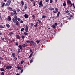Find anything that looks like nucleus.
Wrapping results in <instances>:
<instances>
[{
	"label": "nucleus",
	"instance_id": "6ab92c4d",
	"mask_svg": "<svg viewBox=\"0 0 75 75\" xmlns=\"http://www.w3.org/2000/svg\"><path fill=\"white\" fill-rule=\"evenodd\" d=\"M13 33L12 32H11L9 34V35H10V36H11V35H13Z\"/></svg>",
	"mask_w": 75,
	"mask_h": 75
},
{
	"label": "nucleus",
	"instance_id": "37998d69",
	"mask_svg": "<svg viewBox=\"0 0 75 75\" xmlns=\"http://www.w3.org/2000/svg\"><path fill=\"white\" fill-rule=\"evenodd\" d=\"M16 11L17 12H19V11H20V9H18L16 10Z\"/></svg>",
	"mask_w": 75,
	"mask_h": 75
},
{
	"label": "nucleus",
	"instance_id": "5701e85b",
	"mask_svg": "<svg viewBox=\"0 0 75 75\" xmlns=\"http://www.w3.org/2000/svg\"><path fill=\"white\" fill-rule=\"evenodd\" d=\"M21 4L22 5V6H24V1H21Z\"/></svg>",
	"mask_w": 75,
	"mask_h": 75
},
{
	"label": "nucleus",
	"instance_id": "aec40b11",
	"mask_svg": "<svg viewBox=\"0 0 75 75\" xmlns=\"http://www.w3.org/2000/svg\"><path fill=\"white\" fill-rule=\"evenodd\" d=\"M9 5H10V4H8V3L7 2V3H6L5 4V6L6 7H7V6H9Z\"/></svg>",
	"mask_w": 75,
	"mask_h": 75
},
{
	"label": "nucleus",
	"instance_id": "49530a36",
	"mask_svg": "<svg viewBox=\"0 0 75 75\" xmlns=\"http://www.w3.org/2000/svg\"><path fill=\"white\" fill-rule=\"evenodd\" d=\"M1 75H4V72H2L1 74Z\"/></svg>",
	"mask_w": 75,
	"mask_h": 75
},
{
	"label": "nucleus",
	"instance_id": "052dcab7",
	"mask_svg": "<svg viewBox=\"0 0 75 75\" xmlns=\"http://www.w3.org/2000/svg\"><path fill=\"white\" fill-rule=\"evenodd\" d=\"M14 59L15 60H17V58L16 57H15Z\"/></svg>",
	"mask_w": 75,
	"mask_h": 75
},
{
	"label": "nucleus",
	"instance_id": "39448f33",
	"mask_svg": "<svg viewBox=\"0 0 75 75\" xmlns=\"http://www.w3.org/2000/svg\"><path fill=\"white\" fill-rule=\"evenodd\" d=\"M55 11H53V12L54 13H58V9L56 8H55Z\"/></svg>",
	"mask_w": 75,
	"mask_h": 75
},
{
	"label": "nucleus",
	"instance_id": "338daca9",
	"mask_svg": "<svg viewBox=\"0 0 75 75\" xmlns=\"http://www.w3.org/2000/svg\"><path fill=\"white\" fill-rule=\"evenodd\" d=\"M16 75H20V74H19V73H17L16 74Z\"/></svg>",
	"mask_w": 75,
	"mask_h": 75
},
{
	"label": "nucleus",
	"instance_id": "f8f14e48",
	"mask_svg": "<svg viewBox=\"0 0 75 75\" xmlns=\"http://www.w3.org/2000/svg\"><path fill=\"white\" fill-rule=\"evenodd\" d=\"M32 19H33V20H34V19L35 18V15H34V14H33L32 15Z\"/></svg>",
	"mask_w": 75,
	"mask_h": 75
},
{
	"label": "nucleus",
	"instance_id": "7c9ffc66",
	"mask_svg": "<svg viewBox=\"0 0 75 75\" xmlns=\"http://www.w3.org/2000/svg\"><path fill=\"white\" fill-rule=\"evenodd\" d=\"M45 17H46V16L43 15L41 18L42 19H43V18H45Z\"/></svg>",
	"mask_w": 75,
	"mask_h": 75
},
{
	"label": "nucleus",
	"instance_id": "c03bdc74",
	"mask_svg": "<svg viewBox=\"0 0 75 75\" xmlns=\"http://www.w3.org/2000/svg\"><path fill=\"white\" fill-rule=\"evenodd\" d=\"M50 3H53V1L52 0H50Z\"/></svg>",
	"mask_w": 75,
	"mask_h": 75
},
{
	"label": "nucleus",
	"instance_id": "864d4df0",
	"mask_svg": "<svg viewBox=\"0 0 75 75\" xmlns=\"http://www.w3.org/2000/svg\"><path fill=\"white\" fill-rule=\"evenodd\" d=\"M20 23H23V21L22 20H21V21H20Z\"/></svg>",
	"mask_w": 75,
	"mask_h": 75
},
{
	"label": "nucleus",
	"instance_id": "2eb2a0df",
	"mask_svg": "<svg viewBox=\"0 0 75 75\" xmlns=\"http://www.w3.org/2000/svg\"><path fill=\"white\" fill-rule=\"evenodd\" d=\"M0 70L2 72H4V71H5V70L3 68H1Z\"/></svg>",
	"mask_w": 75,
	"mask_h": 75
},
{
	"label": "nucleus",
	"instance_id": "774afa93",
	"mask_svg": "<svg viewBox=\"0 0 75 75\" xmlns=\"http://www.w3.org/2000/svg\"><path fill=\"white\" fill-rule=\"evenodd\" d=\"M2 35V33L0 32V35Z\"/></svg>",
	"mask_w": 75,
	"mask_h": 75
},
{
	"label": "nucleus",
	"instance_id": "79ce46f5",
	"mask_svg": "<svg viewBox=\"0 0 75 75\" xmlns=\"http://www.w3.org/2000/svg\"><path fill=\"white\" fill-rule=\"evenodd\" d=\"M24 38H25V37H24V36L22 35L21 36V38L23 39V40H24Z\"/></svg>",
	"mask_w": 75,
	"mask_h": 75
},
{
	"label": "nucleus",
	"instance_id": "680f3d73",
	"mask_svg": "<svg viewBox=\"0 0 75 75\" xmlns=\"http://www.w3.org/2000/svg\"><path fill=\"white\" fill-rule=\"evenodd\" d=\"M54 25L55 26H57V23H56L54 24Z\"/></svg>",
	"mask_w": 75,
	"mask_h": 75
},
{
	"label": "nucleus",
	"instance_id": "bb28decb",
	"mask_svg": "<svg viewBox=\"0 0 75 75\" xmlns=\"http://www.w3.org/2000/svg\"><path fill=\"white\" fill-rule=\"evenodd\" d=\"M7 3H8L9 4H10V3H11V0H8Z\"/></svg>",
	"mask_w": 75,
	"mask_h": 75
},
{
	"label": "nucleus",
	"instance_id": "c85d7f7f",
	"mask_svg": "<svg viewBox=\"0 0 75 75\" xmlns=\"http://www.w3.org/2000/svg\"><path fill=\"white\" fill-rule=\"evenodd\" d=\"M4 6H5V3L4 2L2 4V5L1 6L2 7H3Z\"/></svg>",
	"mask_w": 75,
	"mask_h": 75
},
{
	"label": "nucleus",
	"instance_id": "de8ad7c7",
	"mask_svg": "<svg viewBox=\"0 0 75 75\" xmlns=\"http://www.w3.org/2000/svg\"><path fill=\"white\" fill-rule=\"evenodd\" d=\"M63 6H66V4H65V3H63Z\"/></svg>",
	"mask_w": 75,
	"mask_h": 75
},
{
	"label": "nucleus",
	"instance_id": "69168bd1",
	"mask_svg": "<svg viewBox=\"0 0 75 75\" xmlns=\"http://www.w3.org/2000/svg\"><path fill=\"white\" fill-rule=\"evenodd\" d=\"M33 4H34L33 5V6H35V2Z\"/></svg>",
	"mask_w": 75,
	"mask_h": 75
},
{
	"label": "nucleus",
	"instance_id": "a19ab883",
	"mask_svg": "<svg viewBox=\"0 0 75 75\" xmlns=\"http://www.w3.org/2000/svg\"><path fill=\"white\" fill-rule=\"evenodd\" d=\"M52 27L53 28H56V26L54 25H53Z\"/></svg>",
	"mask_w": 75,
	"mask_h": 75
},
{
	"label": "nucleus",
	"instance_id": "ddd939ff",
	"mask_svg": "<svg viewBox=\"0 0 75 75\" xmlns=\"http://www.w3.org/2000/svg\"><path fill=\"white\" fill-rule=\"evenodd\" d=\"M8 9L10 11H13V9L12 8L10 7H8Z\"/></svg>",
	"mask_w": 75,
	"mask_h": 75
},
{
	"label": "nucleus",
	"instance_id": "bf43d9fd",
	"mask_svg": "<svg viewBox=\"0 0 75 75\" xmlns=\"http://www.w3.org/2000/svg\"><path fill=\"white\" fill-rule=\"evenodd\" d=\"M70 5H71V6H70V7H72V3L71 4H70Z\"/></svg>",
	"mask_w": 75,
	"mask_h": 75
},
{
	"label": "nucleus",
	"instance_id": "1a4fd4ad",
	"mask_svg": "<svg viewBox=\"0 0 75 75\" xmlns=\"http://www.w3.org/2000/svg\"><path fill=\"white\" fill-rule=\"evenodd\" d=\"M67 1L68 3V4H71L72 3V2L71 1L69 0H67Z\"/></svg>",
	"mask_w": 75,
	"mask_h": 75
},
{
	"label": "nucleus",
	"instance_id": "603ef678",
	"mask_svg": "<svg viewBox=\"0 0 75 75\" xmlns=\"http://www.w3.org/2000/svg\"><path fill=\"white\" fill-rule=\"evenodd\" d=\"M38 21L39 22V23H41V22L40 21L39 19L38 20Z\"/></svg>",
	"mask_w": 75,
	"mask_h": 75
},
{
	"label": "nucleus",
	"instance_id": "dca6fc26",
	"mask_svg": "<svg viewBox=\"0 0 75 75\" xmlns=\"http://www.w3.org/2000/svg\"><path fill=\"white\" fill-rule=\"evenodd\" d=\"M69 11L67 10L66 11V13H67V14L68 15H69V14H70V13H69Z\"/></svg>",
	"mask_w": 75,
	"mask_h": 75
},
{
	"label": "nucleus",
	"instance_id": "6e6d98bb",
	"mask_svg": "<svg viewBox=\"0 0 75 75\" xmlns=\"http://www.w3.org/2000/svg\"><path fill=\"white\" fill-rule=\"evenodd\" d=\"M1 40H4V39L2 37H1Z\"/></svg>",
	"mask_w": 75,
	"mask_h": 75
},
{
	"label": "nucleus",
	"instance_id": "7ed1b4c3",
	"mask_svg": "<svg viewBox=\"0 0 75 75\" xmlns=\"http://www.w3.org/2000/svg\"><path fill=\"white\" fill-rule=\"evenodd\" d=\"M28 7V5L27 4H25L24 5V9H25V10H27V9Z\"/></svg>",
	"mask_w": 75,
	"mask_h": 75
},
{
	"label": "nucleus",
	"instance_id": "4be33fe9",
	"mask_svg": "<svg viewBox=\"0 0 75 75\" xmlns=\"http://www.w3.org/2000/svg\"><path fill=\"white\" fill-rule=\"evenodd\" d=\"M38 22H37L36 24L34 25V27H37V26H38Z\"/></svg>",
	"mask_w": 75,
	"mask_h": 75
},
{
	"label": "nucleus",
	"instance_id": "0e129e2a",
	"mask_svg": "<svg viewBox=\"0 0 75 75\" xmlns=\"http://www.w3.org/2000/svg\"><path fill=\"white\" fill-rule=\"evenodd\" d=\"M57 1H58V0H55V3H57Z\"/></svg>",
	"mask_w": 75,
	"mask_h": 75
},
{
	"label": "nucleus",
	"instance_id": "09e8293b",
	"mask_svg": "<svg viewBox=\"0 0 75 75\" xmlns=\"http://www.w3.org/2000/svg\"><path fill=\"white\" fill-rule=\"evenodd\" d=\"M11 13H12L11 14V16H14V15H15L14 13H13V12H11Z\"/></svg>",
	"mask_w": 75,
	"mask_h": 75
},
{
	"label": "nucleus",
	"instance_id": "8fccbe9b",
	"mask_svg": "<svg viewBox=\"0 0 75 75\" xmlns=\"http://www.w3.org/2000/svg\"><path fill=\"white\" fill-rule=\"evenodd\" d=\"M33 62V60L32 59L30 60V63H32V62Z\"/></svg>",
	"mask_w": 75,
	"mask_h": 75
},
{
	"label": "nucleus",
	"instance_id": "5fc2aeb1",
	"mask_svg": "<svg viewBox=\"0 0 75 75\" xmlns=\"http://www.w3.org/2000/svg\"><path fill=\"white\" fill-rule=\"evenodd\" d=\"M23 71L24 70H23V69H22L21 71V73H22L23 72Z\"/></svg>",
	"mask_w": 75,
	"mask_h": 75
},
{
	"label": "nucleus",
	"instance_id": "e433bc0d",
	"mask_svg": "<svg viewBox=\"0 0 75 75\" xmlns=\"http://www.w3.org/2000/svg\"><path fill=\"white\" fill-rule=\"evenodd\" d=\"M40 42V40H37L36 41V42H37V44H39V42Z\"/></svg>",
	"mask_w": 75,
	"mask_h": 75
},
{
	"label": "nucleus",
	"instance_id": "2f4dec72",
	"mask_svg": "<svg viewBox=\"0 0 75 75\" xmlns=\"http://www.w3.org/2000/svg\"><path fill=\"white\" fill-rule=\"evenodd\" d=\"M23 45H22V46L23 47V48H25V44H23Z\"/></svg>",
	"mask_w": 75,
	"mask_h": 75
},
{
	"label": "nucleus",
	"instance_id": "393cba45",
	"mask_svg": "<svg viewBox=\"0 0 75 75\" xmlns=\"http://www.w3.org/2000/svg\"><path fill=\"white\" fill-rule=\"evenodd\" d=\"M31 43H32L33 45H35V43L33 41H31Z\"/></svg>",
	"mask_w": 75,
	"mask_h": 75
},
{
	"label": "nucleus",
	"instance_id": "4468645a",
	"mask_svg": "<svg viewBox=\"0 0 75 75\" xmlns=\"http://www.w3.org/2000/svg\"><path fill=\"white\" fill-rule=\"evenodd\" d=\"M12 56H13V58H15V57H16V55L15 54V53H13L12 54Z\"/></svg>",
	"mask_w": 75,
	"mask_h": 75
},
{
	"label": "nucleus",
	"instance_id": "423d86ee",
	"mask_svg": "<svg viewBox=\"0 0 75 75\" xmlns=\"http://www.w3.org/2000/svg\"><path fill=\"white\" fill-rule=\"evenodd\" d=\"M39 5L41 6V7H43L44 5L42 4V1H41L39 4Z\"/></svg>",
	"mask_w": 75,
	"mask_h": 75
},
{
	"label": "nucleus",
	"instance_id": "473e14b6",
	"mask_svg": "<svg viewBox=\"0 0 75 75\" xmlns=\"http://www.w3.org/2000/svg\"><path fill=\"white\" fill-rule=\"evenodd\" d=\"M25 29L24 28H22L21 30V32H22V31H24V30Z\"/></svg>",
	"mask_w": 75,
	"mask_h": 75
},
{
	"label": "nucleus",
	"instance_id": "cd10ccee",
	"mask_svg": "<svg viewBox=\"0 0 75 75\" xmlns=\"http://www.w3.org/2000/svg\"><path fill=\"white\" fill-rule=\"evenodd\" d=\"M8 20H9L8 21H11V17L8 16Z\"/></svg>",
	"mask_w": 75,
	"mask_h": 75
},
{
	"label": "nucleus",
	"instance_id": "a211bd4d",
	"mask_svg": "<svg viewBox=\"0 0 75 75\" xmlns=\"http://www.w3.org/2000/svg\"><path fill=\"white\" fill-rule=\"evenodd\" d=\"M60 11H58L57 14V17H59V15L60 14Z\"/></svg>",
	"mask_w": 75,
	"mask_h": 75
},
{
	"label": "nucleus",
	"instance_id": "b1692460",
	"mask_svg": "<svg viewBox=\"0 0 75 75\" xmlns=\"http://www.w3.org/2000/svg\"><path fill=\"white\" fill-rule=\"evenodd\" d=\"M6 26L7 27H8V28H10V25H9V24L7 23L6 24Z\"/></svg>",
	"mask_w": 75,
	"mask_h": 75
},
{
	"label": "nucleus",
	"instance_id": "412c9836",
	"mask_svg": "<svg viewBox=\"0 0 75 75\" xmlns=\"http://www.w3.org/2000/svg\"><path fill=\"white\" fill-rule=\"evenodd\" d=\"M14 18L15 19L17 20V15H14Z\"/></svg>",
	"mask_w": 75,
	"mask_h": 75
},
{
	"label": "nucleus",
	"instance_id": "6e6552de",
	"mask_svg": "<svg viewBox=\"0 0 75 75\" xmlns=\"http://www.w3.org/2000/svg\"><path fill=\"white\" fill-rule=\"evenodd\" d=\"M24 17L25 18H28V15L27 14H25L24 15Z\"/></svg>",
	"mask_w": 75,
	"mask_h": 75
},
{
	"label": "nucleus",
	"instance_id": "f03ea898",
	"mask_svg": "<svg viewBox=\"0 0 75 75\" xmlns=\"http://www.w3.org/2000/svg\"><path fill=\"white\" fill-rule=\"evenodd\" d=\"M12 68V66L11 65H8L6 66V69L8 70L9 69Z\"/></svg>",
	"mask_w": 75,
	"mask_h": 75
},
{
	"label": "nucleus",
	"instance_id": "a878e982",
	"mask_svg": "<svg viewBox=\"0 0 75 75\" xmlns=\"http://www.w3.org/2000/svg\"><path fill=\"white\" fill-rule=\"evenodd\" d=\"M17 68L18 69H20V70H21V69H22L21 68V67H20L19 66H18L17 67Z\"/></svg>",
	"mask_w": 75,
	"mask_h": 75
},
{
	"label": "nucleus",
	"instance_id": "13d9d810",
	"mask_svg": "<svg viewBox=\"0 0 75 75\" xmlns=\"http://www.w3.org/2000/svg\"><path fill=\"white\" fill-rule=\"evenodd\" d=\"M32 51H32V50H31V49H30V52H31Z\"/></svg>",
	"mask_w": 75,
	"mask_h": 75
},
{
	"label": "nucleus",
	"instance_id": "3c124183",
	"mask_svg": "<svg viewBox=\"0 0 75 75\" xmlns=\"http://www.w3.org/2000/svg\"><path fill=\"white\" fill-rule=\"evenodd\" d=\"M44 8H47V5H45L44 6Z\"/></svg>",
	"mask_w": 75,
	"mask_h": 75
},
{
	"label": "nucleus",
	"instance_id": "9b49d317",
	"mask_svg": "<svg viewBox=\"0 0 75 75\" xmlns=\"http://www.w3.org/2000/svg\"><path fill=\"white\" fill-rule=\"evenodd\" d=\"M49 10H51V11L54 10V8H52V7H50L49 8Z\"/></svg>",
	"mask_w": 75,
	"mask_h": 75
},
{
	"label": "nucleus",
	"instance_id": "ea45409f",
	"mask_svg": "<svg viewBox=\"0 0 75 75\" xmlns=\"http://www.w3.org/2000/svg\"><path fill=\"white\" fill-rule=\"evenodd\" d=\"M18 53H20V49H18Z\"/></svg>",
	"mask_w": 75,
	"mask_h": 75
},
{
	"label": "nucleus",
	"instance_id": "9d476101",
	"mask_svg": "<svg viewBox=\"0 0 75 75\" xmlns=\"http://www.w3.org/2000/svg\"><path fill=\"white\" fill-rule=\"evenodd\" d=\"M16 38H17V39H18L19 40H20V39L21 37H20V36H19V35H16Z\"/></svg>",
	"mask_w": 75,
	"mask_h": 75
},
{
	"label": "nucleus",
	"instance_id": "4c0bfd02",
	"mask_svg": "<svg viewBox=\"0 0 75 75\" xmlns=\"http://www.w3.org/2000/svg\"><path fill=\"white\" fill-rule=\"evenodd\" d=\"M17 20H18V21H20L21 20V19L20 18H17Z\"/></svg>",
	"mask_w": 75,
	"mask_h": 75
},
{
	"label": "nucleus",
	"instance_id": "f704fd0d",
	"mask_svg": "<svg viewBox=\"0 0 75 75\" xmlns=\"http://www.w3.org/2000/svg\"><path fill=\"white\" fill-rule=\"evenodd\" d=\"M33 52H32L31 53V54H30V56H29V58H31V57H32V55H33Z\"/></svg>",
	"mask_w": 75,
	"mask_h": 75
},
{
	"label": "nucleus",
	"instance_id": "f3484780",
	"mask_svg": "<svg viewBox=\"0 0 75 75\" xmlns=\"http://www.w3.org/2000/svg\"><path fill=\"white\" fill-rule=\"evenodd\" d=\"M22 47L23 46H22V45L21 46V45H20L18 46L20 50H22Z\"/></svg>",
	"mask_w": 75,
	"mask_h": 75
},
{
	"label": "nucleus",
	"instance_id": "72a5a7b5",
	"mask_svg": "<svg viewBox=\"0 0 75 75\" xmlns=\"http://www.w3.org/2000/svg\"><path fill=\"white\" fill-rule=\"evenodd\" d=\"M26 43H31V41L30 42V41H27L25 42Z\"/></svg>",
	"mask_w": 75,
	"mask_h": 75
},
{
	"label": "nucleus",
	"instance_id": "e2e57ef3",
	"mask_svg": "<svg viewBox=\"0 0 75 75\" xmlns=\"http://www.w3.org/2000/svg\"><path fill=\"white\" fill-rule=\"evenodd\" d=\"M16 45H18V42H16Z\"/></svg>",
	"mask_w": 75,
	"mask_h": 75
},
{
	"label": "nucleus",
	"instance_id": "c9c22d12",
	"mask_svg": "<svg viewBox=\"0 0 75 75\" xmlns=\"http://www.w3.org/2000/svg\"><path fill=\"white\" fill-rule=\"evenodd\" d=\"M0 28H4V27L2 25H0Z\"/></svg>",
	"mask_w": 75,
	"mask_h": 75
},
{
	"label": "nucleus",
	"instance_id": "4d7b16f0",
	"mask_svg": "<svg viewBox=\"0 0 75 75\" xmlns=\"http://www.w3.org/2000/svg\"><path fill=\"white\" fill-rule=\"evenodd\" d=\"M48 1H49V0H46V3H48Z\"/></svg>",
	"mask_w": 75,
	"mask_h": 75
},
{
	"label": "nucleus",
	"instance_id": "c756f323",
	"mask_svg": "<svg viewBox=\"0 0 75 75\" xmlns=\"http://www.w3.org/2000/svg\"><path fill=\"white\" fill-rule=\"evenodd\" d=\"M33 23H32L30 25V28H32V27H33Z\"/></svg>",
	"mask_w": 75,
	"mask_h": 75
},
{
	"label": "nucleus",
	"instance_id": "20e7f679",
	"mask_svg": "<svg viewBox=\"0 0 75 75\" xmlns=\"http://www.w3.org/2000/svg\"><path fill=\"white\" fill-rule=\"evenodd\" d=\"M25 30L26 33H27L28 31V27L27 25H26L25 26Z\"/></svg>",
	"mask_w": 75,
	"mask_h": 75
},
{
	"label": "nucleus",
	"instance_id": "58836bf2",
	"mask_svg": "<svg viewBox=\"0 0 75 75\" xmlns=\"http://www.w3.org/2000/svg\"><path fill=\"white\" fill-rule=\"evenodd\" d=\"M24 60L21 61V64H23L24 63Z\"/></svg>",
	"mask_w": 75,
	"mask_h": 75
},
{
	"label": "nucleus",
	"instance_id": "f257e3e1",
	"mask_svg": "<svg viewBox=\"0 0 75 75\" xmlns=\"http://www.w3.org/2000/svg\"><path fill=\"white\" fill-rule=\"evenodd\" d=\"M12 21L13 22V23H16V25H17V26H18L19 25H20V24H19V22H18V21H17V19L13 18L12 19Z\"/></svg>",
	"mask_w": 75,
	"mask_h": 75
},
{
	"label": "nucleus",
	"instance_id": "0eeeda50",
	"mask_svg": "<svg viewBox=\"0 0 75 75\" xmlns=\"http://www.w3.org/2000/svg\"><path fill=\"white\" fill-rule=\"evenodd\" d=\"M13 13L15 15H17V12H16V10L15 9H14L13 10Z\"/></svg>",
	"mask_w": 75,
	"mask_h": 75
},
{
	"label": "nucleus",
	"instance_id": "a18cd8bd",
	"mask_svg": "<svg viewBox=\"0 0 75 75\" xmlns=\"http://www.w3.org/2000/svg\"><path fill=\"white\" fill-rule=\"evenodd\" d=\"M24 34H25V35H28V33H27L26 32H24Z\"/></svg>",
	"mask_w": 75,
	"mask_h": 75
}]
</instances>
